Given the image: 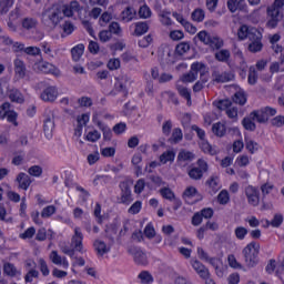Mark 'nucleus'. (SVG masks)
I'll return each instance as SVG.
<instances>
[{
    "label": "nucleus",
    "mask_w": 284,
    "mask_h": 284,
    "mask_svg": "<svg viewBox=\"0 0 284 284\" xmlns=\"http://www.w3.org/2000/svg\"><path fill=\"white\" fill-rule=\"evenodd\" d=\"M263 33L258 31L257 29H252V32L250 33L251 43L248 44L250 52H261L263 50Z\"/></svg>",
    "instance_id": "6"
},
{
    "label": "nucleus",
    "mask_w": 284,
    "mask_h": 284,
    "mask_svg": "<svg viewBox=\"0 0 284 284\" xmlns=\"http://www.w3.org/2000/svg\"><path fill=\"white\" fill-rule=\"evenodd\" d=\"M3 272L7 276H17L18 272L17 267L12 263H6L3 266Z\"/></svg>",
    "instance_id": "51"
},
{
    "label": "nucleus",
    "mask_w": 284,
    "mask_h": 284,
    "mask_svg": "<svg viewBox=\"0 0 284 284\" xmlns=\"http://www.w3.org/2000/svg\"><path fill=\"white\" fill-rule=\"evenodd\" d=\"M17 181L21 190H28L30 187V184L32 183V181L30 180V175L26 173H20L17 176Z\"/></svg>",
    "instance_id": "28"
},
{
    "label": "nucleus",
    "mask_w": 284,
    "mask_h": 284,
    "mask_svg": "<svg viewBox=\"0 0 284 284\" xmlns=\"http://www.w3.org/2000/svg\"><path fill=\"white\" fill-rule=\"evenodd\" d=\"M217 202L220 205H227L230 203V193L226 190H222L217 195Z\"/></svg>",
    "instance_id": "50"
},
{
    "label": "nucleus",
    "mask_w": 284,
    "mask_h": 284,
    "mask_svg": "<svg viewBox=\"0 0 284 284\" xmlns=\"http://www.w3.org/2000/svg\"><path fill=\"white\" fill-rule=\"evenodd\" d=\"M38 24L39 21H37L34 18H24L22 20V28H24V30H34Z\"/></svg>",
    "instance_id": "41"
},
{
    "label": "nucleus",
    "mask_w": 284,
    "mask_h": 284,
    "mask_svg": "<svg viewBox=\"0 0 284 284\" xmlns=\"http://www.w3.org/2000/svg\"><path fill=\"white\" fill-rule=\"evenodd\" d=\"M120 189H121V196H120V203H123V205H130L132 201V190L130 189V185L128 183L122 182L120 183Z\"/></svg>",
    "instance_id": "14"
},
{
    "label": "nucleus",
    "mask_w": 284,
    "mask_h": 284,
    "mask_svg": "<svg viewBox=\"0 0 284 284\" xmlns=\"http://www.w3.org/2000/svg\"><path fill=\"white\" fill-rule=\"evenodd\" d=\"M71 245L74 247L75 252H80V254H85V248H83V233L81 232V227L77 226L74 229V235L71 239Z\"/></svg>",
    "instance_id": "9"
},
{
    "label": "nucleus",
    "mask_w": 284,
    "mask_h": 284,
    "mask_svg": "<svg viewBox=\"0 0 284 284\" xmlns=\"http://www.w3.org/2000/svg\"><path fill=\"white\" fill-rule=\"evenodd\" d=\"M196 159V155L192 151L181 150L178 154V161L180 163H190Z\"/></svg>",
    "instance_id": "24"
},
{
    "label": "nucleus",
    "mask_w": 284,
    "mask_h": 284,
    "mask_svg": "<svg viewBox=\"0 0 284 284\" xmlns=\"http://www.w3.org/2000/svg\"><path fill=\"white\" fill-rule=\"evenodd\" d=\"M83 52H85V45L83 43H80L71 49V57L73 61H81V58L83 57Z\"/></svg>",
    "instance_id": "26"
},
{
    "label": "nucleus",
    "mask_w": 284,
    "mask_h": 284,
    "mask_svg": "<svg viewBox=\"0 0 284 284\" xmlns=\"http://www.w3.org/2000/svg\"><path fill=\"white\" fill-rule=\"evenodd\" d=\"M174 159H176L174 151H165L160 155V163H162V165H165V163H174Z\"/></svg>",
    "instance_id": "33"
},
{
    "label": "nucleus",
    "mask_w": 284,
    "mask_h": 284,
    "mask_svg": "<svg viewBox=\"0 0 284 284\" xmlns=\"http://www.w3.org/2000/svg\"><path fill=\"white\" fill-rule=\"evenodd\" d=\"M260 245L256 242L248 243L242 251L246 267H256L258 265Z\"/></svg>",
    "instance_id": "3"
},
{
    "label": "nucleus",
    "mask_w": 284,
    "mask_h": 284,
    "mask_svg": "<svg viewBox=\"0 0 284 284\" xmlns=\"http://www.w3.org/2000/svg\"><path fill=\"white\" fill-rule=\"evenodd\" d=\"M252 30H256V28H250L245 24L241 26L237 30V38L240 41H245V39L250 40V34H252Z\"/></svg>",
    "instance_id": "29"
},
{
    "label": "nucleus",
    "mask_w": 284,
    "mask_h": 284,
    "mask_svg": "<svg viewBox=\"0 0 284 284\" xmlns=\"http://www.w3.org/2000/svg\"><path fill=\"white\" fill-rule=\"evenodd\" d=\"M251 118L257 123H265L268 119L265 112H263V109L261 111L251 112Z\"/></svg>",
    "instance_id": "37"
},
{
    "label": "nucleus",
    "mask_w": 284,
    "mask_h": 284,
    "mask_svg": "<svg viewBox=\"0 0 284 284\" xmlns=\"http://www.w3.org/2000/svg\"><path fill=\"white\" fill-rule=\"evenodd\" d=\"M14 6V0H0V13L1 14H7V12L10 11V8Z\"/></svg>",
    "instance_id": "47"
},
{
    "label": "nucleus",
    "mask_w": 284,
    "mask_h": 284,
    "mask_svg": "<svg viewBox=\"0 0 284 284\" xmlns=\"http://www.w3.org/2000/svg\"><path fill=\"white\" fill-rule=\"evenodd\" d=\"M49 261H51L53 265H58L63 270H68L70 267V262L68 261V257L59 255L58 251H51V253L49 254Z\"/></svg>",
    "instance_id": "11"
},
{
    "label": "nucleus",
    "mask_w": 284,
    "mask_h": 284,
    "mask_svg": "<svg viewBox=\"0 0 284 284\" xmlns=\"http://www.w3.org/2000/svg\"><path fill=\"white\" fill-rule=\"evenodd\" d=\"M159 17L162 26H172V18H170L169 11H161Z\"/></svg>",
    "instance_id": "53"
},
{
    "label": "nucleus",
    "mask_w": 284,
    "mask_h": 284,
    "mask_svg": "<svg viewBox=\"0 0 284 284\" xmlns=\"http://www.w3.org/2000/svg\"><path fill=\"white\" fill-rule=\"evenodd\" d=\"M120 19L123 23H130L136 19V9L134 7H126L120 14Z\"/></svg>",
    "instance_id": "19"
},
{
    "label": "nucleus",
    "mask_w": 284,
    "mask_h": 284,
    "mask_svg": "<svg viewBox=\"0 0 284 284\" xmlns=\"http://www.w3.org/2000/svg\"><path fill=\"white\" fill-rule=\"evenodd\" d=\"M101 139V133L97 130L90 131L87 134V141H90L91 143H97Z\"/></svg>",
    "instance_id": "62"
},
{
    "label": "nucleus",
    "mask_w": 284,
    "mask_h": 284,
    "mask_svg": "<svg viewBox=\"0 0 284 284\" xmlns=\"http://www.w3.org/2000/svg\"><path fill=\"white\" fill-rule=\"evenodd\" d=\"M129 252L134 256V261L138 265H148V255H145L141 248L132 247Z\"/></svg>",
    "instance_id": "20"
},
{
    "label": "nucleus",
    "mask_w": 284,
    "mask_h": 284,
    "mask_svg": "<svg viewBox=\"0 0 284 284\" xmlns=\"http://www.w3.org/2000/svg\"><path fill=\"white\" fill-rule=\"evenodd\" d=\"M141 207H143V203L141 201H136L130 206L128 212L129 214H139V212H141Z\"/></svg>",
    "instance_id": "63"
},
{
    "label": "nucleus",
    "mask_w": 284,
    "mask_h": 284,
    "mask_svg": "<svg viewBox=\"0 0 284 284\" xmlns=\"http://www.w3.org/2000/svg\"><path fill=\"white\" fill-rule=\"evenodd\" d=\"M53 214H57V206L54 205H48L41 211L42 219H50Z\"/></svg>",
    "instance_id": "46"
},
{
    "label": "nucleus",
    "mask_w": 284,
    "mask_h": 284,
    "mask_svg": "<svg viewBox=\"0 0 284 284\" xmlns=\"http://www.w3.org/2000/svg\"><path fill=\"white\" fill-rule=\"evenodd\" d=\"M257 81H258V73L256 72V67L252 65L248 69L247 83L248 85H256Z\"/></svg>",
    "instance_id": "36"
},
{
    "label": "nucleus",
    "mask_w": 284,
    "mask_h": 284,
    "mask_svg": "<svg viewBox=\"0 0 284 284\" xmlns=\"http://www.w3.org/2000/svg\"><path fill=\"white\" fill-rule=\"evenodd\" d=\"M114 90L122 97H128V77L116 78Z\"/></svg>",
    "instance_id": "18"
},
{
    "label": "nucleus",
    "mask_w": 284,
    "mask_h": 284,
    "mask_svg": "<svg viewBox=\"0 0 284 284\" xmlns=\"http://www.w3.org/2000/svg\"><path fill=\"white\" fill-rule=\"evenodd\" d=\"M43 132L47 139H52L54 132V113L49 111V114L44 119Z\"/></svg>",
    "instance_id": "13"
},
{
    "label": "nucleus",
    "mask_w": 284,
    "mask_h": 284,
    "mask_svg": "<svg viewBox=\"0 0 284 284\" xmlns=\"http://www.w3.org/2000/svg\"><path fill=\"white\" fill-rule=\"evenodd\" d=\"M42 51L47 54L48 59H54L57 57V51H52V47L48 42H42L41 44Z\"/></svg>",
    "instance_id": "44"
},
{
    "label": "nucleus",
    "mask_w": 284,
    "mask_h": 284,
    "mask_svg": "<svg viewBox=\"0 0 284 284\" xmlns=\"http://www.w3.org/2000/svg\"><path fill=\"white\" fill-rule=\"evenodd\" d=\"M267 14L271 18L268 20V27L270 28H276L278 26V19H281V9H276V7H268Z\"/></svg>",
    "instance_id": "16"
},
{
    "label": "nucleus",
    "mask_w": 284,
    "mask_h": 284,
    "mask_svg": "<svg viewBox=\"0 0 284 284\" xmlns=\"http://www.w3.org/2000/svg\"><path fill=\"white\" fill-rule=\"evenodd\" d=\"M39 70L40 72H43L44 74H57V67L50 62H40L39 63Z\"/></svg>",
    "instance_id": "30"
},
{
    "label": "nucleus",
    "mask_w": 284,
    "mask_h": 284,
    "mask_svg": "<svg viewBox=\"0 0 284 284\" xmlns=\"http://www.w3.org/2000/svg\"><path fill=\"white\" fill-rule=\"evenodd\" d=\"M93 247L98 256H105V254L110 253V246H108V244L102 240H95L93 242Z\"/></svg>",
    "instance_id": "22"
},
{
    "label": "nucleus",
    "mask_w": 284,
    "mask_h": 284,
    "mask_svg": "<svg viewBox=\"0 0 284 284\" xmlns=\"http://www.w3.org/2000/svg\"><path fill=\"white\" fill-rule=\"evenodd\" d=\"M9 90H11L10 84L6 80L0 81V98L1 99H3L4 97H8Z\"/></svg>",
    "instance_id": "61"
},
{
    "label": "nucleus",
    "mask_w": 284,
    "mask_h": 284,
    "mask_svg": "<svg viewBox=\"0 0 284 284\" xmlns=\"http://www.w3.org/2000/svg\"><path fill=\"white\" fill-rule=\"evenodd\" d=\"M138 14L140 19H150V17H152V9H150L148 4H143L142 7H140Z\"/></svg>",
    "instance_id": "43"
},
{
    "label": "nucleus",
    "mask_w": 284,
    "mask_h": 284,
    "mask_svg": "<svg viewBox=\"0 0 284 284\" xmlns=\"http://www.w3.org/2000/svg\"><path fill=\"white\" fill-rule=\"evenodd\" d=\"M160 194L163 199H166V201H174L176 195H174V192L170 190V187H163L160 190Z\"/></svg>",
    "instance_id": "55"
},
{
    "label": "nucleus",
    "mask_w": 284,
    "mask_h": 284,
    "mask_svg": "<svg viewBox=\"0 0 284 284\" xmlns=\"http://www.w3.org/2000/svg\"><path fill=\"white\" fill-rule=\"evenodd\" d=\"M221 180H219V176L212 175L207 181L206 185L213 190V192H217V190H221Z\"/></svg>",
    "instance_id": "38"
},
{
    "label": "nucleus",
    "mask_w": 284,
    "mask_h": 284,
    "mask_svg": "<svg viewBox=\"0 0 284 284\" xmlns=\"http://www.w3.org/2000/svg\"><path fill=\"white\" fill-rule=\"evenodd\" d=\"M232 57V53H230V50L222 49L217 52H215V59L216 61H220L221 63H227L230 61V58Z\"/></svg>",
    "instance_id": "32"
},
{
    "label": "nucleus",
    "mask_w": 284,
    "mask_h": 284,
    "mask_svg": "<svg viewBox=\"0 0 284 284\" xmlns=\"http://www.w3.org/2000/svg\"><path fill=\"white\" fill-rule=\"evenodd\" d=\"M211 81L213 83H230V81H234V73H232V71H223V69L214 67L211 73Z\"/></svg>",
    "instance_id": "4"
},
{
    "label": "nucleus",
    "mask_w": 284,
    "mask_h": 284,
    "mask_svg": "<svg viewBox=\"0 0 284 284\" xmlns=\"http://www.w3.org/2000/svg\"><path fill=\"white\" fill-rule=\"evenodd\" d=\"M7 97L10 100L11 103H26V98L23 97V93L19 89L11 88L7 92Z\"/></svg>",
    "instance_id": "17"
},
{
    "label": "nucleus",
    "mask_w": 284,
    "mask_h": 284,
    "mask_svg": "<svg viewBox=\"0 0 284 284\" xmlns=\"http://www.w3.org/2000/svg\"><path fill=\"white\" fill-rule=\"evenodd\" d=\"M212 132L215 133L216 136H225V132H226L225 123L217 122L213 124Z\"/></svg>",
    "instance_id": "42"
},
{
    "label": "nucleus",
    "mask_w": 284,
    "mask_h": 284,
    "mask_svg": "<svg viewBox=\"0 0 284 284\" xmlns=\"http://www.w3.org/2000/svg\"><path fill=\"white\" fill-rule=\"evenodd\" d=\"M59 8H60V11L62 14V19L64 17H67V18L74 17L75 12L81 11V4L77 0L71 1L69 4L59 6Z\"/></svg>",
    "instance_id": "8"
},
{
    "label": "nucleus",
    "mask_w": 284,
    "mask_h": 284,
    "mask_svg": "<svg viewBox=\"0 0 284 284\" xmlns=\"http://www.w3.org/2000/svg\"><path fill=\"white\" fill-rule=\"evenodd\" d=\"M207 65L203 62H193L191 64L190 72L182 75L181 81L182 83H194L201 77H205L207 74Z\"/></svg>",
    "instance_id": "2"
},
{
    "label": "nucleus",
    "mask_w": 284,
    "mask_h": 284,
    "mask_svg": "<svg viewBox=\"0 0 284 284\" xmlns=\"http://www.w3.org/2000/svg\"><path fill=\"white\" fill-rule=\"evenodd\" d=\"M150 30V24L148 22H136L135 23V29H134V34L135 37H143Z\"/></svg>",
    "instance_id": "31"
},
{
    "label": "nucleus",
    "mask_w": 284,
    "mask_h": 284,
    "mask_svg": "<svg viewBox=\"0 0 284 284\" xmlns=\"http://www.w3.org/2000/svg\"><path fill=\"white\" fill-rule=\"evenodd\" d=\"M38 265L42 276H50V267H48V262H45V260L39 258Z\"/></svg>",
    "instance_id": "48"
},
{
    "label": "nucleus",
    "mask_w": 284,
    "mask_h": 284,
    "mask_svg": "<svg viewBox=\"0 0 284 284\" xmlns=\"http://www.w3.org/2000/svg\"><path fill=\"white\" fill-rule=\"evenodd\" d=\"M245 143H246V150H248L251 154H254V152H257L258 143L254 142V140L245 139Z\"/></svg>",
    "instance_id": "60"
},
{
    "label": "nucleus",
    "mask_w": 284,
    "mask_h": 284,
    "mask_svg": "<svg viewBox=\"0 0 284 284\" xmlns=\"http://www.w3.org/2000/svg\"><path fill=\"white\" fill-rule=\"evenodd\" d=\"M206 45H210V48L213 50H221V48H223V40H221V38L211 36Z\"/></svg>",
    "instance_id": "39"
},
{
    "label": "nucleus",
    "mask_w": 284,
    "mask_h": 284,
    "mask_svg": "<svg viewBox=\"0 0 284 284\" xmlns=\"http://www.w3.org/2000/svg\"><path fill=\"white\" fill-rule=\"evenodd\" d=\"M207 74H205L204 77H200V81H197L194 85H193V92H201V90H203V88H205V83H207Z\"/></svg>",
    "instance_id": "54"
},
{
    "label": "nucleus",
    "mask_w": 284,
    "mask_h": 284,
    "mask_svg": "<svg viewBox=\"0 0 284 284\" xmlns=\"http://www.w3.org/2000/svg\"><path fill=\"white\" fill-rule=\"evenodd\" d=\"M233 101H234V103H237L239 105H245V103H247V98L245 97V92L244 91H237L233 95Z\"/></svg>",
    "instance_id": "45"
},
{
    "label": "nucleus",
    "mask_w": 284,
    "mask_h": 284,
    "mask_svg": "<svg viewBox=\"0 0 284 284\" xmlns=\"http://www.w3.org/2000/svg\"><path fill=\"white\" fill-rule=\"evenodd\" d=\"M247 229H245L244 226H237L234 231L235 236L239 241H243L245 236H247Z\"/></svg>",
    "instance_id": "58"
},
{
    "label": "nucleus",
    "mask_w": 284,
    "mask_h": 284,
    "mask_svg": "<svg viewBox=\"0 0 284 284\" xmlns=\"http://www.w3.org/2000/svg\"><path fill=\"white\" fill-rule=\"evenodd\" d=\"M176 90L180 97L186 100V105H192V92L190 91V89L178 83Z\"/></svg>",
    "instance_id": "25"
},
{
    "label": "nucleus",
    "mask_w": 284,
    "mask_h": 284,
    "mask_svg": "<svg viewBox=\"0 0 284 284\" xmlns=\"http://www.w3.org/2000/svg\"><path fill=\"white\" fill-rule=\"evenodd\" d=\"M10 102H4L1 104L0 119L3 121V119L7 118V121L17 128V125H19V122H17V119H19V113H17L14 110H10Z\"/></svg>",
    "instance_id": "7"
},
{
    "label": "nucleus",
    "mask_w": 284,
    "mask_h": 284,
    "mask_svg": "<svg viewBox=\"0 0 284 284\" xmlns=\"http://www.w3.org/2000/svg\"><path fill=\"white\" fill-rule=\"evenodd\" d=\"M197 166H193L187 171V175L192 181H201L203 179V174L207 172V161L204 159H199L196 162Z\"/></svg>",
    "instance_id": "5"
},
{
    "label": "nucleus",
    "mask_w": 284,
    "mask_h": 284,
    "mask_svg": "<svg viewBox=\"0 0 284 284\" xmlns=\"http://www.w3.org/2000/svg\"><path fill=\"white\" fill-rule=\"evenodd\" d=\"M245 196L247 199L248 205L256 207L261 203V195L256 187L248 185L245 187Z\"/></svg>",
    "instance_id": "10"
},
{
    "label": "nucleus",
    "mask_w": 284,
    "mask_h": 284,
    "mask_svg": "<svg viewBox=\"0 0 284 284\" xmlns=\"http://www.w3.org/2000/svg\"><path fill=\"white\" fill-rule=\"evenodd\" d=\"M199 194V191L194 186H189L183 192V199L185 201H190V199H194V196Z\"/></svg>",
    "instance_id": "49"
},
{
    "label": "nucleus",
    "mask_w": 284,
    "mask_h": 284,
    "mask_svg": "<svg viewBox=\"0 0 284 284\" xmlns=\"http://www.w3.org/2000/svg\"><path fill=\"white\" fill-rule=\"evenodd\" d=\"M63 21V16L59 4L48 8L42 12V23L47 28L54 29Z\"/></svg>",
    "instance_id": "1"
},
{
    "label": "nucleus",
    "mask_w": 284,
    "mask_h": 284,
    "mask_svg": "<svg viewBox=\"0 0 284 284\" xmlns=\"http://www.w3.org/2000/svg\"><path fill=\"white\" fill-rule=\"evenodd\" d=\"M138 278H140L142 284H152L154 283V276L148 271H142L139 275Z\"/></svg>",
    "instance_id": "40"
},
{
    "label": "nucleus",
    "mask_w": 284,
    "mask_h": 284,
    "mask_svg": "<svg viewBox=\"0 0 284 284\" xmlns=\"http://www.w3.org/2000/svg\"><path fill=\"white\" fill-rule=\"evenodd\" d=\"M200 148L204 152V154H211V156H214V154H216V149H214L212 144L206 140L200 141Z\"/></svg>",
    "instance_id": "34"
},
{
    "label": "nucleus",
    "mask_w": 284,
    "mask_h": 284,
    "mask_svg": "<svg viewBox=\"0 0 284 284\" xmlns=\"http://www.w3.org/2000/svg\"><path fill=\"white\" fill-rule=\"evenodd\" d=\"M109 32H111V34H118L120 36L122 31L121 29V24H119V22H111L109 26Z\"/></svg>",
    "instance_id": "64"
},
{
    "label": "nucleus",
    "mask_w": 284,
    "mask_h": 284,
    "mask_svg": "<svg viewBox=\"0 0 284 284\" xmlns=\"http://www.w3.org/2000/svg\"><path fill=\"white\" fill-rule=\"evenodd\" d=\"M227 8L230 12H236V10H245V0H229Z\"/></svg>",
    "instance_id": "27"
},
{
    "label": "nucleus",
    "mask_w": 284,
    "mask_h": 284,
    "mask_svg": "<svg viewBox=\"0 0 284 284\" xmlns=\"http://www.w3.org/2000/svg\"><path fill=\"white\" fill-rule=\"evenodd\" d=\"M255 122H256V120H254V118H252V113H251L250 116L243 119L242 125L250 132H254V130H256Z\"/></svg>",
    "instance_id": "35"
},
{
    "label": "nucleus",
    "mask_w": 284,
    "mask_h": 284,
    "mask_svg": "<svg viewBox=\"0 0 284 284\" xmlns=\"http://www.w3.org/2000/svg\"><path fill=\"white\" fill-rule=\"evenodd\" d=\"M93 123H95V125H98L99 130H101L104 141H112V130L110 129V126H108L105 123L97 120V116H93Z\"/></svg>",
    "instance_id": "21"
},
{
    "label": "nucleus",
    "mask_w": 284,
    "mask_h": 284,
    "mask_svg": "<svg viewBox=\"0 0 284 284\" xmlns=\"http://www.w3.org/2000/svg\"><path fill=\"white\" fill-rule=\"evenodd\" d=\"M34 234H37V229L31 226V227L27 229L23 233H21L19 235V239H22V241H26L28 239H32V236H34Z\"/></svg>",
    "instance_id": "57"
},
{
    "label": "nucleus",
    "mask_w": 284,
    "mask_h": 284,
    "mask_svg": "<svg viewBox=\"0 0 284 284\" xmlns=\"http://www.w3.org/2000/svg\"><path fill=\"white\" fill-rule=\"evenodd\" d=\"M28 174H30V176H36L37 179H39V176L43 174V169L39 165H33L29 168Z\"/></svg>",
    "instance_id": "59"
},
{
    "label": "nucleus",
    "mask_w": 284,
    "mask_h": 284,
    "mask_svg": "<svg viewBox=\"0 0 284 284\" xmlns=\"http://www.w3.org/2000/svg\"><path fill=\"white\" fill-rule=\"evenodd\" d=\"M59 97V89H57L55 85H49L47 87L40 98L42 101H45L47 103H53V101H57V98Z\"/></svg>",
    "instance_id": "12"
},
{
    "label": "nucleus",
    "mask_w": 284,
    "mask_h": 284,
    "mask_svg": "<svg viewBox=\"0 0 284 284\" xmlns=\"http://www.w3.org/2000/svg\"><path fill=\"white\" fill-rule=\"evenodd\" d=\"M193 270L199 274L200 278L207 281L210 278V270L203 265L199 260H194L191 262Z\"/></svg>",
    "instance_id": "15"
},
{
    "label": "nucleus",
    "mask_w": 284,
    "mask_h": 284,
    "mask_svg": "<svg viewBox=\"0 0 284 284\" xmlns=\"http://www.w3.org/2000/svg\"><path fill=\"white\" fill-rule=\"evenodd\" d=\"M193 21L201 23L205 19V11L203 9H195L191 14Z\"/></svg>",
    "instance_id": "52"
},
{
    "label": "nucleus",
    "mask_w": 284,
    "mask_h": 284,
    "mask_svg": "<svg viewBox=\"0 0 284 284\" xmlns=\"http://www.w3.org/2000/svg\"><path fill=\"white\" fill-rule=\"evenodd\" d=\"M16 77L18 79L26 78V63L21 59H16L13 62Z\"/></svg>",
    "instance_id": "23"
},
{
    "label": "nucleus",
    "mask_w": 284,
    "mask_h": 284,
    "mask_svg": "<svg viewBox=\"0 0 284 284\" xmlns=\"http://www.w3.org/2000/svg\"><path fill=\"white\" fill-rule=\"evenodd\" d=\"M175 52L180 55L185 54L186 52H190V43L187 42H181L176 45Z\"/></svg>",
    "instance_id": "56"
}]
</instances>
